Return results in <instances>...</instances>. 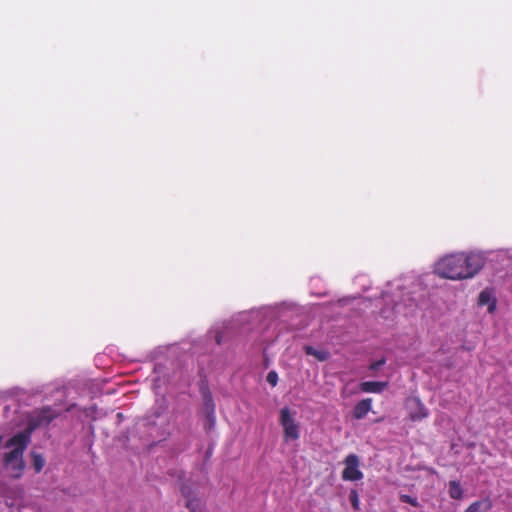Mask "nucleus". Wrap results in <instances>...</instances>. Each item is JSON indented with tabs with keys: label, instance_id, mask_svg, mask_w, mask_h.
<instances>
[{
	"label": "nucleus",
	"instance_id": "nucleus-1",
	"mask_svg": "<svg viewBox=\"0 0 512 512\" xmlns=\"http://www.w3.org/2000/svg\"><path fill=\"white\" fill-rule=\"evenodd\" d=\"M59 415L60 413L50 406L36 410L29 418L24 431L15 434L5 443V447L11 450L3 455V465L11 471L12 477L19 478L23 473V455L31 441L32 433L39 427L48 426Z\"/></svg>",
	"mask_w": 512,
	"mask_h": 512
},
{
	"label": "nucleus",
	"instance_id": "nucleus-2",
	"mask_svg": "<svg viewBox=\"0 0 512 512\" xmlns=\"http://www.w3.org/2000/svg\"><path fill=\"white\" fill-rule=\"evenodd\" d=\"M484 265L481 255L457 253L443 257L435 265V273L442 278L457 280L476 275Z\"/></svg>",
	"mask_w": 512,
	"mask_h": 512
},
{
	"label": "nucleus",
	"instance_id": "nucleus-3",
	"mask_svg": "<svg viewBox=\"0 0 512 512\" xmlns=\"http://www.w3.org/2000/svg\"><path fill=\"white\" fill-rule=\"evenodd\" d=\"M180 492L185 498V507L189 512H206V501L199 495L197 487L191 480L180 485Z\"/></svg>",
	"mask_w": 512,
	"mask_h": 512
},
{
	"label": "nucleus",
	"instance_id": "nucleus-4",
	"mask_svg": "<svg viewBox=\"0 0 512 512\" xmlns=\"http://www.w3.org/2000/svg\"><path fill=\"white\" fill-rule=\"evenodd\" d=\"M279 422L283 428L284 440L286 442L299 439V424L293 419L288 407H284L280 410Z\"/></svg>",
	"mask_w": 512,
	"mask_h": 512
},
{
	"label": "nucleus",
	"instance_id": "nucleus-5",
	"mask_svg": "<svg viewBox=\"0 0 512 512\" xmlns=\"http://www.w3.org/2000/svg\"><path fill=\"white\" fill-rule=\"evenodd\" d=\"M359 459L355 454H350L345 459V468L342 471V479L357 481L362 479L363 473L358 469Z\"/></svg>",
	"mask_w": 512,
	"mask_h": 512
},
{
	"label": "nucleus",
	"instance_id": "nucleus-6",
	"mask_svg": "<svg viewBox=\"0 0 512 512\" xmlns=\"http://www.w3.org/2000/svg\"><path fill=\"white\" fill-rule=\"evenodd\" d=\"M407 406L409 408V418L412 421H419L428 416V410L418 398L410 399Z\"/></svg>",
	"mask_w": 512,
	"mask_h": 512
},
{
	"label": "nucleus",
	"instance_id": "nucleus-7",
	"mask_svg": "<svg viewBox=\"0 0 512 512\" xmlns=\"http://www.w3.org/2000/svg\"><path fill=\"white\" fill-rule=\"evenodd\" d=\"M372 408V399L366 398L359 401L353 408V417L357 420L363 419Z\"/></svg>",
	"mask_w": 512,
	"mask_h": 512
},
{
	"label": "nucleus",
	"instance_id": "nucleus-8",
	"mask_svg": "<svg viewBox=\"0 0 512 512\" xmlns=\"http://www.w3.org/2000/svg\"><path fill=\"white\" fill-rule=\"evenodd\" d=\"M497 301L493 297L492 292L489 289H484L478 296L479 306H488V312L493 313L496 310Z\"/></svg>",
	"mask_w": 512,
	"mask_h": 512
},
{
	"label": "nucleus",
	"instance_id": "nucleus-9",
	"mask_svg": "<svg viewBox=\"0 0 512 512\" xmlns=\"http://www.w3.org/2000/svg\"><path fill=\"white\" fill-rule=\"evenodd\" d=\"M492 507V500L489 497H486L471 503L464 512H488Z\"/></svg>",
	"mask_w": 512,
	"mask_h": 512
},
{
	"label": "nucleus",
	"instance_id": "nucleus-10",
	"mask_svg": "<svg viewBox=\"0 0 512 512\" xmlns=\"http://www.w3.org/2000/svg\"><path fill=\"white\" fill-rule=\"evenodd\" d=\"M386 386L387 382L365 381L360 384V389L366 393H381Z\"/></svg>",
	"mask_w": 512,
	"mask_h": 512
},
{
	"label": "nucleus",
	"instance_id": "nucleus-11",
	"mask_svg": "<svg viewBox=\"0 0 512 512\" xmlns=\"http://www.w3.org/2000/svg\"><path fill=\"white\" fill-rule=\"evenodd\" d=\"M449 496L454 500L462 499L463 489L458 481L449 482Z\"/></svg>",
	"mask_w": 512,
	"mask_h": 512
},
{
	"label": "nucleus",
	"instance_id": "nucleus-12",
	"mask_svg": "<svg viewBox=\"0 0 512 512\" xmlns=\"http://www.w3.org/2000/svg\"><path fill=\"white\" fill-rule=\"evenodd\" d=\"M202 395L206 412L215 411V403L211 392L208 389H206L202 392Z\"/></svg>",
	"mask_w": 512,
	"mask_h": 512
},
{
	"label": "nucleus",
	"instance_id": "nucleus-13",
	"mask_svg": "<svg viewBox=\"0 0 512 512\" xmlns=\"http://www.w3.org/2000/svg\"><path fill=\"white\" fill-rule=\"evenodd\" d=\"M32 463L35 471L39 473L45 465V459L41 454L32 453Z\"/></svg>",
	"mask_w": 512,
	"mask_h": 512
},
{
	"label": "nucleus",
	"instance_id": "nucleus-14",
	"mask_svg": "<svg viewBox=\"0 0 512 512\" xmlns=\"http://www.w3.org/2000/svg\"><path fill=\"white\" fill-rule=\"evenodd\" d=\"M400 501L403 502V503L410 504V505H412L414 507H419L420 506L417 498L412 497V496L407 495V494L400 495Z\"/></svg>",
	"mask_w": 512,
	"mask_h": 512
},
{
	"label": "nucleus",
	"instance_id": "nucleus-15",
	"mask_svg": "<svg viewBox=\"0 0 512 512\" xmlns=\"http://www.w3.org/2000/svg\"><path fill=\"white\" fill-rule=\"evenodd\" d=\"M266 381L272 386L275 387L278 383V374L276 371L272 370L268 372L266 376Z\"/></svg>",
	"mask_w": 512,
	"mask_h": 512
},
{
	"label": "nucleus",
	"instance_id": "nucleus-16",
	"mask_svg": "<svg viewBox=\"0 0 512 512\" xmlns=\"http://www.w3.org/2000/svg\"><path fill=\"white\" fill-rule=\"evenodd\" d=\"M349 499L353 508L357 510L359 508V496L356 490H351Z\"/></svg>",
	"mask_w": 512,
	"mask_h": 512
},
{
	"label": "nucleus",
	"instance_id": "nucleus-17",
	"mask_svg": "<svg viewBox=\"0 0 512 512\" xmlns=\"http://www.w3.org/2000/svg\"><path fill=\"white\" fill-rule=\"evenodd\" d=\"M206 419L208 424V429H211L215 425V411L206 412Z\"/></svg>",
	"mask_w": 512,
	"mask_h": 512
},
{
	"label": "nucleus",
	"instance_id": "nucleus-18",
	"mask_svg": "<svg viewBox=\"0 0 512 512\" xmlns=\"http://www.w3.org/2000/svg\"><path fill=\"white\" fill-rule=\"evenodd\" d=\"M386 362L385 358H381L380 360L374 361L370 364L369 369L376 371L378 370L382 365H384Z\"/></svg>",
	"mask_w": 512,
	"mask_h": 512
},
{
	"label": "nucleus",
	"instance_id": "nucleus-19",
	"mask_svg": "<svg viewBox=\"0 0 512 512\" xmlns=\"http://www.w3.org/2000/svg\"><path fill=\"white\" fill-rule=\"evenodd\" d=\"M305 352L306 354L308 355H313V356H318V351H316L313 347L311 346H306L305 347Z\"/></svg>",
	"mask_w": 512,
	"mask_h": 512
},
{
	"label": "nucleus",
	"instance_id": "nucleus-20",
	"mask_svg": "<svg viewBox=\"0 0 512 512\" xmlns=\"http://www.w3.org/2000/svg\"><path fill=\"white\" fill-rule=\"evenodd\" d=\"M315 357L320 361H324L327 359V353L318 351V356Z\"/></svg>",
	"mask_w": 512,
	"mask_h": 512
},
{
	"label": "nucleus",
	"instance_id": "nucleus-21",
	"mask_svg": "<svg viewBox=\"0 0 512 512\" xmlns=\"http://www.w3.org/2000/svg\"><path fill=\"white\" fill-rule=\"evenodd\" d=\"M221 340L219 337H217V343L220 344Z\"/></svg>",
	"mask_w": 512,
	"mask_h": 512
}]
</instances>
